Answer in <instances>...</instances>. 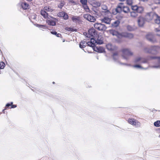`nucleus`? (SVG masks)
<instances>
[{
	"instance_id": "nucleus-1",
	"label": "nucleus",
	"mask_w": 160,
	"mask_h": 160,
	"mask_svg": "<svg viewBox=\"0 0 160 160\" xmlns=\"http://www.w3.org/2000/svg\"><path fill=\"white\" fill-rule=\"evenodd\" d=\"M100 7L102 11L100 12L97 10H94V12L93 13L94 14L97 15L98 17H100L101 15L108 16L111 14L107 5L105 4H102L101 5Z\"/></svg>"
},
{
	"instance_id": "nucleus-2",
	"label": "nucleus",
	"mask_w": 160,
	"mask_h": 160,
	"mask_svg": "<svg viewBox=\"0 0 160 160\" xmlns=\"http://www.w3.org/2000/svg\"><path fill=\"white\" fill-rule=\"evenodd\" d=\"M122 51V58L127 60H129L130 57L133 55V52L129 48H125L123 49Z\"/></svg>"
},
{
	"instance_id": "nucleus-3",
	"label": "nucleus",
	"mask_w": 160,
	"mask_h": 160,
	"mask_svg": "<svg viewBox=\"0 0 160 160\" xmlns=\"http://www.w3.org/2000/svg\"><path fill=\"white\" fill-rule=\"evenodd\" d=\"M53 9L49 6H45L40 12L41 15L45 18H49L48 12H52Z\"/></svg>"
},
{
	"instance_id": "nucleus-4",
	"label": "nucleus",
	"mask_w": 160,
	"mask_h": 160,
	"mask_svg": "<svg viewBox=\"0 0 160 160\" xmlns=\"http://www.w3.org/2000/svg\"><path fill=\"white\" fill-rule=\"evenodd\" d=\"M159 47L158 46H152L150 48H146L144 49L145 52L151 53L153 54H156L157 53Z\"/></svg>"
},
{
	"instance_id": "nucleus-5",
	"label": "nucleus",
	"mask_w": 160,
	"mask_h": 160,
	"mask_svg": "<svg viewBox=\"0 0 160 160\" xmlns=\"http://www.w3.org/2000/svg\"><path fill=\"white\" fill-rule=\"evenodd\" d=\"M148 60L140 57H137L134 59L133 62L135 63H147Z\"/></svg>"
},
{
	"instance_id": "nucleus-6",
	"label": "nucleus",
	"mask_w": 160,
	"mask_h": 160,
	"mask_svg": "<svg viewBox=\"0 0 160 160\" xmlns=\"http://www.w3.org/2000/svg\"><path fill=\"white\" fill-rule=\"evenodd\" d=\"M94 27L96 29L100 30H105L106 27L104 24L99 23H96L94 24Z\"/></svg>"
},
{
	"instance_id": "nucleus-7",
	"label": "nucleus",
	"mask_w": 160,
	"mask_h": 160,
	"mask_svg": "<svg viewBox=\"0 0 160 160\" xmlns=\"http://www.w3.org/2000/svg\"><path fill=\"white\" fill-rule=\"evenodd\" d=\"M128 122L130 124L136 127H139L140 126V123L138 120L134 119L129 118L128 119Z\"/></svg>"
},
{
	"instance_id": "nucleus-8",
	"label": "nucleus",
	"mask_w": 160,
	"mask_h": 160,
	"mask_svg": "<svg viewBox=\"0 0 160 160\" xmlns=\"http://www.w3.org/2000/svg\"><path fill=\"white\" fill-rule=\"evenodd\" d=\"M49 17H50L49 16ZM48 19L46 20L47 23L49 25L54 26L56 25L57 19L52 17H49V18H47Z\"/></svg>"
},
{
	"instance_id": "nucleus-9",
	"label": "nucleus",
	"mask_w": 160,
	"mask_h": 160,
	"mask_svg": "<svg viewBox=\"0 0 160 160\" xmlns=\"http://www.w3.org/2000/svg\"><path fill=\"white\" fill-rule=\"evenodd\" d=\"M157 16V15L156 14L153 12H151L147 14L146 18L147 21H149Z\"/></svg>"
},
{
	"instance_id": "nucleus-10",
	"label": "nucleus",
	"mask_w": 160,
	"mask_h": 160,
	"mask_svg": "<svg viewBox=\"0 0 160 160\" xmlns=\"http://www.w3.org/2000/svg\"><path fill=\"white\" fill-rule=\"evenodd\" d=\"M83 17L84 18L90 22H94L96 20L94 17L88 14H84Z\"/></svg>"
},
{
	"instance_id": "nucleus-11",
	"label": "nucleus",
	"mask_w": 160,
	"mask_h": 160,
	"mask_svg": "<svg viewBox=\"0 0 160 160\" xmlns=\"http://www.w3.org/2000/svg\"><path fill=\"white\" fill-rule=\"evenodd\" d=\"M71 19L76 24H79L82 22L81 18L78 16H72Z\"/></svg>"
},
{
	"instance_id": "nucleus-12",
	"label": "nucleus",
	"mask_w": 160,
	"mask_h": 160,
	"mask_svg": "<svg viewBox=\"0 0 160 160\" xmlns=\"http://www.w3.org/2000/svg\"><path fill=\"white\" fill-rule=\"evenodd\" d=\"M109 32L113 36H116L119 38H122V33H119L117 31L113 30H110Z\"/></svg>"
},
{
	"instance_id": "nucleus-13",
	"label": "nucleus",
	"mask_w": 160,
	"mask_h": 160,
	"mask_svg": "<svg viewBox=\"0 0 160 160\" xmlns=\"http://www.w3.org/2000/svg\"><path fill=\"white\" fill-rule=\"evenodd\" d=\"M146 38L148 41L151 42H154L155 41L154 38V35L152 33L148 34L146 36Z\"/></svg>"
},
{
	"instance_id": "nucleus-14",
	"label": "nucleus",
	"mask_w": 160,
	"mask_h": 160,
	"mask_svg": "<svg viewBox=\"0 0 160 160\" xmlns=\"http://www.w3.org/2000/svg\"><path fill=\"white\" fill-rule=\"evenodd\" d=\"M151 59H156L155 61L158 62V65H154L151 66L152 68H160V57H150Z\"/></svg>"
},
{
	"instance_id": "nucleus-15",
	"label": "nucleus",
	"mask_w": 160,
	"mask_h": 160,
	"mask_svg": "<svg viewBox=\"0 0 160 160\" xmlns=\"http://www.w3.org/2000/svg\"><path fill=\"white\" fill-rule=\"evenodd\" d=\"M145 21V20L144 18L142 17H139L138 20V22L139 26H142L144 23Z\"/></svg>"
},
{
	"instance_id": "nucleus-16",
	"label": "nucleus",
	"mask_w": 160,
	"mask_h": 160,
	"mask_svg": "<svg viewBox=\"0 0 160 160\" xmlns=\"http://www.w3.org/2000/svg\"><path fill=\"white\" fill-rule=\"evenodd\" d=\"M95 34V30L93 28H91L89 30L88 33L87 37L91 38V37H93Z\"/></svg>"
},
{
	"instance_id": "nucleus-17",
	"label": "nucleus",
	"mask_w": 160,
	"mask_h": 160,
	"mask_svg": "<svg viewBox=\"0 0 160 160\" xmlns=\"http://www.w3.org/2000/svg\"><path fill=\"white\" fill-rule=\"evenodd\" d=\"M111 20V19L110 18L106 17L101 19V21L102 22L109 24L110 23Z\"/></svg>"
},
{
	"instance_id": "nucleus-18",
	"label": "nucleus",
	"mask_w": 160,
	"mask_h": 160,
	"mask_svg": "<svg viewBox=\"0 0 160 160\" xmlns=\"http://www.w3.org/2000/svg\"><path fill=\"white\" fill-rule=\"evenodd\" d=\"M90 2L91 4L94 7H98L100 6V3L95 0H91Z\"/></svg>"
},
{
	"instance_id": "nucleus-19",
	"label": "nucleus",
	"mask_w": 160,
	"mask_h": 160,
	"mask_svg": "<svg viewBox=\"0 0 160 160\" xmlns=\"http://www.w3.org/2000/svg\"><path fill=\"white\" fill-rule=\"evenodd\" d=\"M93 50L94 51L99 52L102 53L104 51L103 48L101 47H95L93 48Z\"/></svg>"
},
{
	"instance_id": "nucleus-20",
	"label": "nucleus",
	"mask_w": 160,
	"mask_h": 160,
	"mask_svg": "<svg viewBox=\"0 0 160 160\" xmlns=\"http://www.w3.org/2000/svg\"><path fill=\"white\" fill-rule=\"evenodd\" d=\"M133 35L130 33H122V38L125 37L130 38H131L133 37Z\"/></svg>"
},
{
	"instance_id": "nucleus-21",
	"label": "nucleus",
	"mask_w": 160,
	"mask_h": 160,
	"mask_svg": "<svg viewBox=\"0 0 160 160\" xmlns=\"http://www.w3.org/2000/svg\"><path fill=\"white\" fill-rule=\"evenodd\" d=\"M107 49L110 51H113L115 49L114 47L111 43H109L106 45Z\"/></svg>"
},
{
	"instance_id": "nucleus-22",
	"label": "nucleus",
	"mask_w": 160,
	"mask_h": 160,
	"mask_svg": "<svg viewBox=\"0 0 160 160\" xmlns=\"http://www.w3.org/2000/svg\"><path fill=\"white\" fill-rule=\"evenodd\" d=\"M21 6L24 9H27L29 8V5L28 4L25 2H22Z\"/></svg>"
},
{
	"instance_id": "nucleus-23",
	"label": "nucleus",
	"mask_w": 160,
	"mask_h": 160,
	"mask_svg": "<svg viewBox=\"0 0 160 160\" xmlns=\"http://www.w3.org/2000/svg\"><path fill=\"white\" fill-rule=\"evenodd\" d=\"M122 5H118L116 8V11L117 12L120 13L122 11Z\"/></svg>"
},
{
	"instance_id": "nucleus-24",
	"label": "nucleus",
	"mask_w": 160,
	"mask_h": 160,
	"mask_svg": "<svg viewBox=\"0 0 160 160\" xmlns=\"http://www.w3.org/2000/svg\"><path fill=\"white\" fill-rule=\"evenodd\" d=\"M122 11L125 13H128L130 11V9L127 6H122Z\"/></svg>"
},
{
	"instance_id": "nucleus-25",
	"label": "nucleus",
	"mask_w": 160,
	"mask_h": 160,
	"mask_svg": "<svg viewBox=\"0 0 160 160\" xmlns=\"http://www.w3.org/2000/svg\"><path fill=\"white\" fill-rule=\"evenodd\" d=\"M97 44H101L103 43L102 38V37L98 36L97 39Z\"/></svg>"
},
{
	"instance_id": "nucleus-26",
	"label": "nucleus",
	"mask_w": 160,
	"mask_h": 160,
	"mask_svg": "<svg viewBox=\"0 0 160 160\" xmlns=\"http://www.w3.org/2000/svg\"><path fill=\"white\" fill-rule=\"evenodd\" d=\"M37 26L39 27L40 29L42 30L47 28V27L45 25H40L38 24L37 25Z\"/></svg>"
},
{
	"instance_id": "nucleus-27",
	"label": "nucleus",
	"mask_w": 160,
	"mask_h": 160,
	"mask_svg": "<svg viewBox=\"0 0 160 160\" xmlns=\"http://www.w3.org/2000/svg\"><path fill=\"white\" fill-rule=\"evenodd\" d=\"M86 45H85V41H82L79 44V47L80 48H82L85 47Z\"/></svg>"
},
{
	"instance_id": "nucleus-28",
	"label": "nucleus",
	"mask_w": 160,
	"mask_h": 160,
	"mask_svg": "<svg viewBox=\"0 0 160 160\" xmlns=\"http://www.w3.org/2000/svg\"><path fill=\"white\" fill-rule=\"evenodd\" d=\"M132 67L134 68L144 69H146L147 68H144L141 65H134L132 66Z\"/></svg>"
},
{
	"instance_id": "nucleus-29",
	"label": "nucleus",
	"mask_w": 160,
	"mask_h": 160,
	"mask_svg": "<svg viewBox=\"0 0 160 160\" xmlns=\"http://www.w3.org/2000/svg\"><path fill=\"white\" fill-rule=\"evenodd\" d=\"M155 18V22L157 24H160V17L157 15V17L154 18Z\"/></svg>"
},
{
	"instance_id": "nucleus-30",
	"label": "nucleus",
	"mask_w": 160,
	"mask_h": 160,
	"mask_svg": "<svg viewBox=\"0 0 160 160\" xmlns=\"http://www.w3.org/2000/svg\"><path fill=\"white\" fill-rule=\"evenodd\" d=\"M120 23V22L118 20H117L115 21L112 24V26L115 27H117Z\"/></svg>"
},
{
	"instance_id": "nucleus-31",
	"label": "nucleus",
	"mask_w": 160,
	"mask_h": 160,
	"mask_svg": "<svg viewBox=\"0 0 160 160\" xmlns=\"http://www.w3.org/2000/svg\"><path fill=\"white\" fill-rule=\"evenodd\" d=\"M143 11V8L142 6H138L137 12L139 13H142Z\"/></svg>"
},
{
	"instance_id": "nucleus-32",
	"label": "nucleus",
	"mask_w": 160,
	"mask_h": 160,
	"mask_svg": "<svg viewBox=\"0 0 160 160\" xmlns=\"http://www.w3.org/2000/svg\"><path fill=\"white\" fill-rule=\"evenodd\" d=\"M82 7L86 12H88L89 11V9L88 6L87 4L82 5Z\"/></svg>"
},
{
	"instance_id": "nucleus-33",
	"label": "nucleus",
	"mask_w": 160,
	"mask_h": 160,
	"mask_svg": "<svg viewBox=\"0 0 160 160\" xmlns=\"http://www.w3.org/2000/svg\"><path fill=\"white\" fill-rule=\"evenodd\" d=\"M113 59L115 60H116L118 59V54L116 53H114L113 55Z\"/></svg>"
},
{
	"instance_id": "nucleus-34",
	"label": "nucleus",
	"mask_w": 160,
	"mask_h": 160,
	"mask_svg": "<svg viewBox=\"0 0 160 160\" xmlns=\"http://www.w3.org/2000/svg\"><path fill=\"white\" fill-rule=\"evenodd\" d=\"M154 124L155 126L157 127L160 126V121H156L154 123Z\"/></svg>"
},
{
	"instance_id": "nucleus-35",
	"label": "nucleus",
	"mask_w": 160,
	"mask_h": 160,
	"mask_svg": "<svg viewBox=\"0 0 160 160\" xmlns=\"http://www.w3.org/2000/svg\"><path fill=\"white\" fill-rule=\"evenodd\" d=\"M87 44L88 46H90L93 49V48L95 47V46L94 45V44H93L91 41L88 42L87 43Z\"/></svg>"
},
{
	"instance_id": "nucleus-36",
	"label": "nucleus",
	"mask_w": 160,
	"mask_h": 160,
	"mask_svg": "<svg viewBox=\"0 0 160 160\" xmlns=\"http://www.w3.org/2000/svg\"><path fill=\"white\" fill-rule=\"evenodd\" d=\"M130 15L133 18L136 17L137 15V13L134 12H131L130 13Z\"/></svg>"
},
{
	"instance_id": "nucleus-37",
	"label": "nucleus",
	"mask_w": 160,
	"mask_h": 160,
	"mask_svg": "<svg viewBox=\"0 0 160 160\" xmlns=\"http://www.w3.org/2000/svg\"><path fill=\"white\" fill-rule=\"evenodd\" d=\"M5 66V63L3 62H0V68L2 69L4 68Z\"/></svg>"
},
{
	"instance_id": "nucleus-38",
	"label": "nucleus",
	"mask_w": 160,
	"mask_h": 160,
	"mask_svg": "<svg viewBox=\"0 0 160 160\" xmlns=\"http://www.w3.org/2000/svg\"><path fill=\"white\" fill-rule=\"evenodd\" d=\"M91 42L95 45L96 43L97 44V40L94 38H91Z\"/></svg>"
},
{
	"instance_id": "nucleus-39",
	"label": "nucleus",
	"mask_w": 160,
	"mask_h": 160,
	"mask_svg": "<svg viewBox=\"0 0 160 160\" xmlns=\"http://www.w3.org/2000/svg\"><path fill=\"white\" fill-rule=\"evenodd\" d=\"M138 6L137 5H134L132 6V8L133 11H136L137 12Z\"/></svg>"
},
{
	"instance_id": "nucleus-40",
	"label": "nucleus",
	"mask_w": 160,
	"mask_h": 160,
	"mask_svg": "<svg viewBox=\"0 0 160 160\" xmlns=\"http://www.w3.org/2000/svg\"><path fill=\"white\" fill-rule=\"evenodd\" d=\"M63 17L64 19L67 20L68 19V16L67 13L64 12Z\"/></svg>"
},
{
	"instance_id": "nucleus-41",
	"label": "nucleus",
	"mask_w": 160,
	"mask_h": 160,
	"mask_svg": "<svg viewBox=\"0 0 160 160\" xmlns=\"http://www.w3.org/2000/svg\"><path fill=\"white\" fill-rule=\"evenodd\" d=\"M80 2L83 5L87 4V0H80Z\"/></svg>"
},
{
	"instance_id": "nucleus-42",
	"label": "nucleus",
	"mask_w": 160,
	"mask_h": 160,
	"mask_svg": "<svg viewBox=\"0 0 160 160\" xmlns=\"http://www.w3.org/2000/svg\"><path fill=\"white\" fill-rule=\"evenodd\" d=\"M127 29L129 31H132L133 30V28L130 26L128 25L127 27Z\"/></svg>"
},
{
	"instance_id": "nucleus-43",
	"label": "nucleus",
	"mask_w": 160,
	"mask_h": 160,
	"mask_svg": "<svg viewBox=\"0 0 160 160\" xmlns=\"http://www.w3.org/2000/svg\"><path fill=\"white\" fill-rule=\"evenodd\" d=\"M64 12H61L58 13V16L60 17H63V16Z\"/></svg>"
},
{
	"instance_id": "nucleus-44",
	"label": "nucleus",
	"mask_w": 160,
	"mask_h": 160,
	"mask_svg": "<svg viewBox=\"0 0 160 160\" xmlns=\"http://www.w3.org/2000/svg\"><path fill=\"white\" fill-rule=\"evenodd\" d=\"M155 30L156 32V35L157 36H160V29L156 28Z\"/></svg>"
},
{
	"instance_id": "nucleus-45",
	"label": "nucleus",
	"mask_w": 160,
	"mask_h": 160,
	"mask_svg": "<svg viewBox=\"0 0 160 160\" xmlns=\"http://www.w3.org/2000/svg\"><path fill=\"white\" fill-rule=\"evenodd\" d=\"M127 4L129 5H131L132 3V0H127Z\"/></svg>"
},
{
	"instance_id": "nucleus-46",
	"label": "nucleus",
	"mask_w": 160,
	"mask_h": 160,
	"mask_svg": "<svg viewBox=\"0 0 160 160\" xmlns=\"http://www.w3.org/2000/svg\"><path fill=\"white\" fill-rule=\"evenodd\" d=\"M66 30L70 31H75V29H74L71 28H66Z\"/></svg>"
},
{
	"instance_id": "nucleus-47",
	"label": "nucleus",
	"mask_w": 160,
	"mask_h": 160,
	"mask_svg": "<svg viewBox=\"0 0 160 160\" xmlns=\"http://www.w3.org/2000/svg\"><path fill=\"white\" fill-rule=\"evenodd\" d=\"M153 1L156 4H159L160 3V0H153Z\"/></svg>"
},
{
	"instance_id": "nucleus-48",
	"label": "nucleus",
	"mask_w": 160,
	"mask_h": 160,
	"mask_svg": "<svg viewBox=\"0 0 160 160\" xmlns=\"http://www.w3.org/2000/svg\"><path fill=\"white\" fill-rule=\"evenodd\" d=\"M13 104V102H11V103H7L6 105V106L7 107H8L10 106H12V105Z\"/></svg>"
},
{
	"instance_id": "nucleus-49",
	"label": "nucleus",
	"mask_w": 160,
	"mask_h": 160,
	"mask_svg": "<svg viewBox=\"0 0 160 160\" xmlns=\"http://www.w3.org/2000/svg\"><path fill=\"white\" fill-rule=\"evenodd\" d=\"M51 33L52 34L55 35H56V34H57V32L55 31H51Z\"/></svg>"
},
{
	"instance_id": "nucleus-50",
	"label": "nucleus",
	"mask_w": 160,
	"mask_h": 160,
	"mask_svg": "<svg viewBox=\"0 0 160 160\" xmlns=\"http://www.w3.org/2000/svg\"><path fill=\"white\" fill-rule=\"evenodd\" d=\"M17 105H12L11 107L10 108H14L16 107Z\"/></svg>"
},
{
	"instance_id": "nucleus-51",
	"label": "nucleus",
	"mask_w": 160,
	"mask_h": 160,
	"mask_svg": "<svg viewBox=\"0 0 160 160\" xmlns=\"http://www.w3.org/2000/svg\"><path fill=\"white\" fill-rule=\"evenodd\" d=\"M56 36L58 37H60L61 36V35L60 33H57V34H56Z\"/></svg>"
},
{
	"instance_id": "nucleus-52",
	"label": "nucleus",
	"mask_w": 160,
	"mask_h": 160,
	"mask_svg": "<svg viewBox=\"0 0 160 160\" xmlns=\"http://www.w3.org/2000/svg\"><path fill=\"white\" fill-rule=\"evenodd\" d=\"M32 18L34 19H35L36 18V16L35 14H34L32 16Z\"/></svg>"
},
{
	"instance_id": "nucleus-53",
	"label": "nucleus",
	"mask_w": 160,
	"mask_h": 160,
	"mask_svg": "<svg viewBox=\"0 0 160 160\" xmlns=\"http://www.w3.org/2000/svg\"><path fill=\"white\" fill-rule=\"evenodd\" d=\"M122 64H123V65H127L128 66H131V64H126V63H122Z\"/></svg>"
},
{
	"instance_id": "nucleus-54",
	"label": "nucleus",
	"mask_w": 160,
	"mask_h": 160,
	"mask_svg": "<svg viewBox=\"0 0 160 160\" xmlns=\"http://www.w3.org/2000/svg\"><path fill=\"white\" fill-rule=\"evenodd\" d=\"M147 0H140V1H143V2H144V1H146Z\"/></svg>"
},
{
	"instance_id": "nucleus-55",
	"label": "nucleus",
	"mask_w": 160,
	"mask_h": 160,
	"mask_svg": "<svg viewBox=\"0 0 160 160\" xmlns=\"http://www.w3.org/2000/svg\"><path fill=\"white\" fill-rule=\"evenodd\" d=\"M119 0L120 1H125V0Z\"/></svg>"
},
{
	"instance_id": "nucleus-56",
	"label": "nucleus",
	"mask_w": 160,
	"mask_h": 160,
	"mask_svg": "<svg viewBox=\"0 0 160 160\" xmlns=\"http://www.w3.org/2000/svg\"><path fill=\"white\" fill-rule=\"evenodd\" d=\"M147 64V66H148V65H148V64Z\"/></svg>"
},
{
	"instance_id": "nucleus-57",
	"label": "nucleus",
	"mask_w": 160,
	"mask_h": 160,
	"mask_svg": "<svg viewBox=\"0 0 160 160\" xmlns=\"http://www.w3.org/2000/svg\"><path fill=\"white\" fill-rule=\"evenodd\" d=\"M159 138H160V135H159Z\"/></svg>"
},
{
	"instance_id": "nucleus-58",
	"label": "nucleus",
	"mask_w": 160,
	"mask_h": 160,
	"mask_svg": "<svg viewBox=\"0 0 160 160\" xmlns=\"http://www.w3.org/2000/svg\"><path fill=\"white\" fill-rule=\"evenodd\" d=\"M53 84H54V82H53Z\"/></svg>"
},
{
	"instance_id": "nucleus-59",
	"label": "nucleus",
	"mask_w": 160,
	"mask_h": 160,
	"mask_svg": "<svg viewBox=\"0 0 160 160\" xmlns=\"http://www.w3.org/2000/svg\"><path fill=\"white\" fill-rule=\"evenodd\" d=\"M62 6H63V5H62V6H60V7H62Z\"/></svg>"
},
{
	"instance_id": "nucleus-60",
	"label": "nucleus",
	"mask_w": 160,
	"mask_h": 160,
	"mask_svg": "<svg viewBox=\"0 0 160 160\" xmlns=\"http://www.w3.org/2000/svg\"><path fill=\"white\" fill-rule=\"evenodd\" d=\"M60 8H61L62 7H59Z\"/></svg>"
}]
</instances>
